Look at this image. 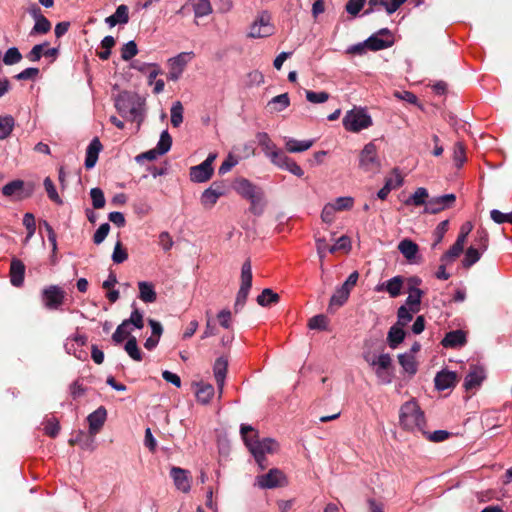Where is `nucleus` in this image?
I'll return each mask as SVG.
<instances>
[{"label":"nucleus","mask_w":512,"mask_h":512,"mask_svg":"<svg viewBox=\"0 0 512 512\" xmlns=\"http://www.w3.org/2000/svg\"><path fill=\"white\" fill-rule=\"evenodd\" d=\"M240 432L245 445L254 456L260 469H265L267 466L265 463V455L276 453L279 449L278 443L271 438L259 440L256 431L250 425L242 424Z\"/></svg>","instance_id":"f257e3e1"},{"label":"nucleus","mask_w":512,"mask_h":512,"mask_svg":"<svg viewBox=\"0 0 512 512\" xmlns=\"http://www.w3.org/2000/svg\"><path fill=\"white\" fill-rule=\"evenodd\" d=\"M399 423L405 430L412 432L421 431L423 434H426L424 431L426 423L424 412L415 400L407 401L401 406L399 412Z\"/></svg>","instance_id":"f03ea898"},{"label":"nucleus","mask_w":512,"mask_h":512,"mask_svg":"<svg viewBox=\"0 0 512 512\" xmlns=\"http://www.w3.org/2000/svg\"><path fill=\"white\" fill-rule=\"evenodd\" d=\"M117 111L125 118L135 121L141 114V105L135 96L123 92L118 95L115 101Z\"/></svg>","instance_id":"7ed1b4c3"},{"label":"nucleus","mask_w":512,"mask_h":512,"mask_svg":"<svg viewBox=\"0 0 512 512\" xmlns=\"http://www.w3.org/2000/svg\"><path fill=\"white\" fill-rule=\"evenodd\" d=\"M366 361L373 368L379 383L389 384L392 381V359L389 354H381L378 357H365Z\"/></svg>","instance_id":"20e7f679"},{"label":"nucleus","mask_w":512,"mask_h":512,"mask_svg":"<svg viewBox=\"0 0 512 512\" xmlns=\"http://www.w3.org/2000/svg\"><path fill=\"white\" fill-rule=\"evenodd\" d=\"M372 125V118L364 109H353L343 118V126L347 131L357 133Z\"/></svg>","instance_id":"39448f33"},{"label":"nucleus","mask_w":512,"mask_h":512,"mask_svg":"<svg viewBox=\"0 0 512 512\" xmlns=\"http://www.w3.org/2000/svg\"><path fill=\"white\" fill-rule=\"evenodd\" d=\"M354 206V198L350 196L338 197L335 200L324 205L321 212V220L326 224H331L335 220L337 212L349 211Z\"/></svg>","instance_id":"423d86ee"},{"label":"nucleus","mask_w":512,"mask_h":512,"mask_svg":"<svg viewBox=\"0 0 512 512\" xmlns=\"http://www.w3.org/2000/svg\"><path fill=\"white\" fill-rule=\"evenodd\" d=\"M359 168L365 173L375 174L381 168L377 147L373 142L366 144L359 154Z\"/></svg>","instance_id":"0eeeda50"},{"label":"nucleus","mask_w":512,"mask_h":512,"mask_svg":"<svg viewBox=\"0 0 512 512\" xmlns=\"http://www.w3.org/2000/svg\"><path fill=\"white\" fill-rule=\"evenodd\" d=\"M235 190L242 197L251 201L254 211H256L258 205H260L263 200V192L261 189L253 185L247 179L238 180L235 185Z\"/></svg>","instance_id":"6e6552de"},{"label":"nucleus","mask_w":512,"mask_h":512,"mask_svg":"<svg viewBox=\"0 0 512 512\" xmlns=\"http://www.w3.org/2000/svg\"><path fill=\"white\" fill-rule=\"evenodd\" d=\"M272 17L268 12H262L252 23L249 31V37L263 38L271 36L274 33Z\"/></svg>","instance_id":"1a4fd4ad"},{"label":"nucleus","mask_w":512,"mask_h":512,"mask_svg":"<svg viewBox=\"0 0 512 512\" xmlns=\"http://www.w3.org/2000/svg\"><path fill=\"white\" fill-rule=\"evenodd\" d=\"M65 295V291L61 287L50 285L42 290L41 298L47 309L58 310L64 303Z\"/></svg>","instance_id":"9d476101"},{"label":"nucleus","mask_w":512,"mask_h":512,"mask_svg":"<svg viewBox=\"0 0 512 512\" xmlns=\"http://www.w3.org/2000/svg\"><path fill=\"white\" fill-rule=\"evenodd\" d=\"M194 58L193 52H181L168 60V79L177 81L183 74L187 64Z\"/></svg>","instance_id":"9b49d317"},{"label":"nucleus","mask_w":512,"mask_h":512,"mask_svg":"<svg viewBox=\"0 0 512 512\" xmlns=\"http://www.w3.org/2000/svg\"><path fill=\"white\" fill-rule=\"evenodd\" d=\"M216 159V154H209L205 161L201 164L193 166L190 168V179L195 183H203L208 180L213 175L214 169L212 164Z\"/></svg>","instance_id":"f8f14e48"},{"label":"nucleus","mask_w":512,"mask_h":512,"mask_svg":"<svg viewBox=\"0 0 512 512\" xmlns=\"http://www.w3.org/2000/svg\"><path fill=\"white\" fill-rule=\"evenodd\" d=\"M256 484L262 489H273L285 486L287 478L281 470L273 468L268 473L257 476Z\"/></svg>","instance_id":"ddd939ff"},{"label":"nucleus","mask_w":512,"mask_h":512,"mask_svg":"<svg viewBox=\"0 0 512 512\" xmlns=\"http://www.w3.org/2000/svg\"><path fill=\"white\" fill-rule=\"evenodd\" d=\"M227 193V187L223 182H213L209 188L203 191L200 203L205 209H212L218 199Z\"/></svg>","instance_id":"4468645a"},{"label":"nucleus","mask_w":512,"mask_h":512,"mask_svg":"<svg viewBox=\"0 0 512 512\" xmlns=\"http://www.w3.org/2000/svg\"><path fill=\"white\" fill-rule=\"evenodd\" d=\"M456 201L455 194H445L441 196L432 197L426 203L424 212L428 214H436L454 205Z\"/></svg>","instance_id":"2eb2a0df"},{"label":"nucleus","mask_w":512,"mask_h":512,"mask_svg":"<svg viewBox=\"0 0 512 512\" xmlns=\"http://www.w3.org/2000/svg\"><path fill=\"white\" fill-rule=\"evenodd\" d=\"M408 282V297L406 299V303L404 306L411 308L412 312H419L423 291L417 288L416 286H418L421 283V280L417 277H412L408 280Z\"/></svg>","instance_id":"dca6fc26"},{"label":"nucleus","mask_w":512,"mask_h":512,"mask_svg":"<svg viewBox=\"0 0 512 512\" xmlns=\"http://www.w3.org/2000/svg\"><path fill=\"white\" fill-rule=\"evenodd\" d=\"M256 138L263 152L268 158H270L273 164H275L277 160L284 154V152L277 148L267 133H258Z\"/></svg>","instance_id":"f3484780"},{"label":"nucleus","mask_w":512,"mask_h":512,"mask_svg":"<svg viewBox=\"0 0 512 512\" xmlns=\"http://www.w3.org/2000/svg\"><path fill=\"white\" fill-rule=\"evenodd\" d=\"M171 477L173 478L176 488L183 492L188 493L191 489V479L189 472L179 467L171 469Z\"/></svg>","instance_id":"a211bd4d"},{"label":"nucleus","mask_w":512,"mask_h":512,"mask_svg":"<svg viewBox=\"0 0 512 512\" xmlns=\"http://www.w3.org/2000/svg\"><path fill=\"white\" fill-rule=\"evenodd\" d=\"M106 418L107 411L102 406L92 412L87 418L89 423V433L91 435H96L103 427Z\"/></svg>","instance_id":"6ab92c4d"},{"label":"nucleus","mask_w":512,"mask_h":512,"mask_svg":"<svg viewBox=\"0 0 512 512\" xmlns=\"http://www.w3.org/2000/svg\"><path fill=\"white\" fill-rule=\"evenodd\" d=\"M228 361L224 357H220L216 359L213 367L214 377L216 380L217 388L219 391V397H221L223 393V388L225 384V378L227 374Z\"/></svg>","instance_id":"aec40b11"},{"label":"nucleus","mask_w":512,"mask_h":512,"mask_svg":"<svg viewBox=\"0 0 512 512\" xmlns=\"http://www.w3.org/2000/svg\"><path fill=\"white\" fill-rule=\"evenodd\" d=\"M402 287L403 278L401 276H395L384 283L378 284L375 290L377 292L386 291L392 298H395L400 295Z\"/></svg>","instance_id":"412c9836"},{"label":"nucleus","mask_w":512,"mask_h":512,"mask_svg":"<svg viewBox=\"0 0 512 512\" xmlns=\"http://www.w3.org/2000/svg\"><path fill=\"white\" fill-rule=\"evenodd\" d=\"M435 387L438 390H445L456 385L458 381L457 374L452 371L442 370L435 376Z\"/></svg>","instance_id":"4be33fe9"},{"label":"nucleus","mask_w":512,"mask_h":512,"mask_svg":"<svg viewBox=\"0 0 512 512\" xmlns=\"http://www.w3.org/2000/svg\"><path fill=\"white\" fill-rule=\"evenodd\" d=\"M485 378L484 370L481 367L473 366L464 380V388L468 390L479 387Z\"/></svg>","instance_id":"5701e85b"},{"label":"nucleus","mask_w":512,"mask_h":512,"mask_svg":"<svg viewBox=\"0 0 512 512\" xmlns=\"http://www.w3.org/2000/svg\"><path fill=\"white\" fill-rule=\"evenodd\" d=\"M25 265L18 259H13L10 266V281L15 287L22 286L24 282Z\"/></svg>","instance_id":"b1692460"},{"label":"nucleus","mask_w":512,"mask_h":512,"mask_svg":"<svg viewBox=\"0 0 512 512\" xmlns=\"http://www.w3.org/2000/svg\"><path fill=\"white\" fill-rule=\"evenodd\" d=\"M106 24L109 27H114L117 24H127L129 22V8L122 4L119 5L114 14L108 16L105 19Z\"/></svg>","instance_id":"393cba45"},{"label":"nucleus","mask_w":512,"mask_h":512,"mask_svg":"<svg viewBox=\"0 0 512 512\" xmlns=\"http://www.w3.org/2000/svg\"><path fill=\"white\" fill-rule=\"evenodd\" d=\"M441 343L446 348L463 346L466 343V334L462 330L451 331L446 334Z\"/></svg>","instance_id":"a878e982"},{"label":"nucleus","mask_w":512,"mask_h":512,"mask_svg":"<svg viewBox=\"0 0 512 512\" xmlns=\"http://www.w3.org/2000/svg\"><path fill=\"white\" fill-rule=\"evenodd\" d=\"M398 250L409 262H417L418 245L410 239H404L398 244Z\"/></svg>","instance_id":"bb28decb"},{"label":"nucleus","mask_w":512,"mask_h":512,"mask_svg":"<svg viewBox=\"0 0 512 512\" xmlns=\"http://www.w3.org/2000/svg\"><path fill=\"white\" fill-rule=\"evenodd\" d=\"M139 299L145 303H153L157 299L155 286L151 282L140 281L138 282Z\"/></svg>","instance_id":"cd10ccee"},{"label":"nucleus","mask_w":512,"mask_h":512,"mask_svg":"<svg viewBox=\"0 0 512 512\" xmlns=\"http://www.w3.org/2000/svg\"><path fill=\"white\" fill-rule=\"evenodd\" d=\"M102 148L101 142L98 138H94L86 151L85 167L91 169L95 166L98 160V154Z\"/></svg>","instance_id":"c85d7f7f"},{"label":"nucleus","mask_w":512,"mask_h":512,"mask_svg":"<svg viewBox=\"0 0 512 512\" xmlns=\"http://www.w3.org/2000/svg\"><path fill=\"white\" fill-rule=\"evenodd\" d=\"M314 144L313 140H296L285 138V149L289 153H299L310 149Z\"/></svg>","instance_id":"c756f323"},{"label":"nucleus","mask_w":512,"mask_h":512,"mask_svg":"<svg viewBox=\"0 0 512 512\" xmlns=\"http://www.w3.org/2000/svg\"><path fill=\"white\" fill-rule=\"evenodd\" d=\"M279 168L286 169L293 175L297 177H302L304 175L303 169L291 158L283 154L277 162L274 164Z\"/></svg>","instance_id":"7c9ffc66"},{"label":"nucleus","mask_w":512,"mask_h":512,"mask_svg":"<svg viewBox=\"0 0 512 512\" xmlns=\"http://www.w3.org/2000/svg\"><path fill=\"white\" fill-rule=\"evenodd\" d=\"M429 194L426 188L419 187L416 191L405 201L406 205L423 206L426 207V203L429 200Z\"/></svg>","instance_id":"2f4dec72"},{"label":"nucleus","mask_w":512,"mask_h":512,"mask_svg":"<svg viewBox=\"0 0 512 512\" xmlns=\"http://www.w3.org/2000/svg\"><path fill=\"white\" fill-rule=\"evenodd\" d=\"M464 246L465 243L457 239L452 247L442 255L440 262L453 263L463 252Z\"/></svg>","instance_id":"473e14b6"},{"label":"nucleus","mask_w":512,"mask_h":512,"mask_svg":"<svg viewBox=\"0 0 512 512\" xmlns=\"http://www.w3.org/2000/svg\"><path fill=\"white\" fill-rule=\"evenodd\" d=\"M402 327L396 324L388 332L387 341L392 349H395L405 338V332Z\"/></svg>","instance_id":"72a5a7b5"},{"label":"nucleus","mask_w":512,"mask_h":512,"mask_svg":"<svg viewBox=\"0 0 512 512\" xmlns=\"http://www.w3.org/2000/svg\"><path fill=\"white\" fill-rule=\"evenodd\" d=\"M290 105V99L287 93L273 97L267 104L271 112H281Z\"/></svg>","instance_id":"f704fd0d"},{"label":"nucleus","mask_w":512,"mask_h":512,"mask_svg":"<svg viewBox=\"0 0 512 512\" xmlns=\"http://www.w3.org/2000/svg\"><path fill=\"white\" fill-rule=\"evenodd\" d=\"M196 397L198 402L202 404H207L210 402L212 397L214 396V388L211 384L208 383H199L197 384Z\"/></svg>","instance_id":"c9c22d12"},{"label":"nucleus","mask_w":512,"mask_h":512,"mask_svg":"<svg viewBox=\"0 0 512 512\" xmlns=\"http://www.w3.org/2000/svg\"><path fill=\"white\" fill-rule=\"evenodd\" d=\"M15 126V120L11 115L0 116V140L8 138Z\"/></svg>","instance_id":"e433bc0d"},{"label":"nucleus","mask_w":512,"mask_h":512,"mask_svg":"<svg viewBox=\"0 0 512 512\" xmlns=\"http://www.w3.org/2000/svg\"><path fill=\"white\" fill-rule=\"evenodd\" d=\"M398 360L405 372L413 375L417 371V364L412 353H404L398 356Z\"/></svg>","instance_id":"4c0bfd02"},{"label":"nucleus","mask_w":512,"mask_h":512,"mask_svg":"<svg viewBox=\"0 0 512 512\" xmlns=\"http://www.w3.org/2000/svg\"><path fill=\"white\" fill-rule=\"evenodd\" d=\"M278 301L279 295L269 288L264 289L262 293L257 297V303L263 307H266L272 303H277Z\"/></svg>","instance_id":"58836bf2"},{"label":"nucleus","mask_w":512,"mask_h":512,"mask_svg":"<svg viewBox=\"0 0 512 512\" xmlns=\"http://www.w3.org/2000/svg\"><path fill=\"white\" fill-rule=\"evenodd\" d=\"M350 292L351 291L344 286L338 288L331 297L330 306H342L348 300Z\"/></svg>","instance_id":"ea45409f"},{"label":"nucleus","mask_w":512,"mask_h":512,"mask_svg":"<svg viewBox=\"0 0 512 512\" xmlns=\"http://www.w3.org/2000/svg\"><path fill=\"white\" fill-rule=\"evenodd\" d=\"M481 250L471 246L469 247L466 252L465 256L463 258L462 264L465 268L471 267L473 264H475L481 257Z\"/></svg>","instance_id":"a19ab883"},{"label":"nucleus","mask_w":512,"mask_h":512,"mask_svg":"<svg viewBox=\"0 0 512 512\" xmlns=\"http://www.w3.org/2000/svg\"><path fill=\"white\" fill-rule=\"evenodd\" d=\"M125 351L133 360H142V353L137 345V340L135 337H131L128 339V341L125 344Z\"/></svg>","instance_id":"79ce46f5"},{"label":"nucleus","mask_w":512,"mask_h":512,"mask_svg":"<svg viewBox=\"0 0 512 512\" xmlns=\"http://www.w3.org/2000/svg\"><path fill=\"white\" fill-rule=\"evenodd\" d=\"M183 122V105L180 101L173 103L171 107V124L174 127H179Z\"/></svg>","instance_id":"37998d69"},{"label":"nucleus","mask_w":512,"mask_h":512,"mask_svg":"<svg viewBox=\"0 0 512 512\" xmlns=\"http://www.w3.org/2000/svg\"><path fill=\"white\" fill-rule=\"evenodd\" d=\"M250 288L252 286V267L249 260L245 261L241 268V285Z\"/></svg>","instance_id":"c03bdc74"},{"label":"nucleus","mask_w":512,"mask_h":512,"mask_svg":"<svg viewBox=\"0 0 512 512\" xmlns=\"http://www.w3.org/2000/svg\"><path fill=\"white\" fill-rule=\"evenodd\" d=\"M131 333V328L128 327V322H122L112 335V340L119 344L126 339Z\"/></svg>","instance_id":"a18cd8bd"},{"label":"nucleus","mask_w":512,"mask_h":512,"mask_svg":"<svg viewBox=\"0 0 512 512\" xmlns=\"http://www.w3.org/2000/svg\"><path fill=\"white\" fill-rule=\"evenodd\" d=\"M138 53L137 44L135 41L131 40L127 43H125L121 48V58L124 61H129L133 57H135Z\"/></svg>","instance_id":"49530a36"},{"label":"nucleus","mask_w":512,"mask_h":512,"mask_svg":"<svg viewBox=\"0 0 512 512\" xmlns=\"http://www.w3.org/2000/svg\"><path fill=\"white\" fill-rule=\"evenodd\" d=\"M196 16H205L211 12L209 0H190Z\"/></svg>","instance_id":"de8ad7c7"},{"label":"nucleus","mask_w":512,"mask_h":512,"mask_svg":"<svg viewBox=\"0 0 512 512\" xmlns=\"http://www.w3.org/2000/svg\"><path fill=\"white\" fill-rule=\"evenodd\" d=\"M115 45V39L112 36H106L101 41L103 51L97 52V55L102 60H107L111 55V49Z\"/></svg>","instance_id":"09e8293b"},{"label":"nucleus","mask_w":512,"mask_h":512,"mask_svg":"<svg viewBox=\"0 0 512 512\" xmlns=\"http://www.w3.org/2000/svg\"><path fill=\"white\" fill-rule=\"evenodd\" d=\"M416 313L417 312H412L411 308H408L406 306L399 307L397 312L398 321L396 324L404 327L413 319V315Z\"/></svg>","instance_id":"8fccbe9b"},{"label":"nucleus","mask_w":512,"mask_h":512,"mask_svg":"<svg viewBox=\"0 0 512 512\" xmlns=\"http://www.w3.org/2000/svg\"><path fill=\"white\" fill-rule=\"evenodd\" d=\"M22 55L16 47L9 48L3 57L5 65H14L21 61Z\"/></svg>","instance_id":"3c124183"},{"label":"nucleus","mask_w":512,"mask_h":512,"mask_svg":"<svg viewBox=\"0 0 512 512\" xmlns=\"http://www.w3.org/2000/svg\"><path fill=\"white\" fill-rule=\"evenodd\" d=\"M391 44H392L391 41L382 40V39L378 38L377 36H371L365 42V45L373 51H378V50L387 48V47L391 46Z\"/></svg>","instance_id":"603ef678"},{"label":"nucleus","mask_w":512,"mask_h":512,"mask_svg":"<svg viewBox=\"0 0 512 512\" xmlns=\"http://www.w3.org/2000/svg\"><path fill=\"white\" fill-rule=\"evenodd\" d=\"M44 187L50 200L57 204H62V199L56 191V187L49 177L44 179Z\"/></svg>","instance_id":"864d4df0"},{"label":"nucleus","mask_w":512,"mask_h":512,"mask_svg":"<svg viewBox=\"0 0 512 512\" xmlns=\"http://www.w3.org/2000/svg\"><path fill=\"white\" fill-rule=\"evenodd\" d=\"M171 145H172V138L169 135V133L165 130L161 133L160 139L158 141L156 148L162 155H164L165 153H167L170 150Z\"/></svg>","instance_id":"5fc2aeb1"},{"label":"nucleus","mask_w":512,"mask_h":512,"mask_svg":"<svg viewBox=\"0 0 512 512\" xmlns=\"http://www.w3.org/2000/svg\"><path fill=\"white\" fill-rule=\"evenodd\" d=\"M92 204L95 209H101L105 206L104 193L100 188H92L90 191Z\"/></svg>","instance_id":"6e6d98bb"},{"label":"nucleus","mask_w":512,"mask_h":512,"mask_svg":"<svg viewBox=\"0 0 512 512\" xmlns=\"http://www.w3.org/2000/svg\"><path fill=\"white\" fill-rule=\"evenodd\" d=\"M453 159L457 167H461L466 161L465 147L462 142H457L454 145Z\"/></svg>","instance_id":"4d7b16f0"},{"label":"nucleus","mask_w":512,"mask_h":512,"mask_svg":"<svg viewBox=\"0 0 512 512\" xmlns=\"http://www.w3.org/2000/svg\"><path fill=\"white\" fill-rule=\"evenodd\" d=\"M24 182L21 180L11 181L2 188L3 195L10 197L23 189Z\"/></svg>","instance_id":"13d9d810"},{"label":"nucleus","mask_w":512,"mask_h":512,"mask_svg":"<svg viewBox=\"0 0 512 512\" xmlns=\"http://www.w3.org/2000/svg\"><path fill=\"white\" fill-rule=\"evenodd\" d=\"M448 227H449L448 220H444L437 225V227L435 228V230L433 232V236H434L433 247L438 245L443 240L445 233L448 231Z\"/></svg>","instance_id":"bf43d9fd"},{"label":"nucleus","mask_w":512,"mask_h":512,"mask_svg":"<svg viewBox=\"0 0 512 512\" xmlns=\"http://www.w3.org/2000/svg\"><path fill=\"white\" fill-rule=\"evenodd\" d=\"M491 219L497 224L510 223L512 224V212L503 213L497 209L490 212Z\"/></svg>","instance_id":"052dcab7"},{"label":"nucleus","mask_w":512,"mask_h":512,"mask_svg":"<svg viewBox=\"0 0 512 512\" xmlns=\"http://www.w3.org/2000/svg\"><path fill=\"white\" fill-rule=\"evenodd\" d=\"M51 29V23L46 17H40L35 21L32 32L37 34H45Z\"/></svg>","instance_id":"680f3d73"},{"label":"nucleus","mask_w":512,"mask_h":512,"mask_svg":"<svg viewBox=\"0 0 512 512\" xmlns=\"http://www.w3.org/2000/svg\"><path fill=\"white\" fill-rule=\"evenodd\" d=\"M306 98L309 102L314 104L324 103L329 99V94L327 92H314L307 90Z\"/></svg>","instance_id":"e2e57ef3"},{"label":"nucleus","mask_w":512,"mask_h":512,"mask_svg":"<svg viewBox=\"0 0 512 512\" xmlns=\"http://www.w3.org/2000/svg\"><path fill=\"white\" fill-rule=\"evenodd\" d=\"M124 322H128V327L133 325L135 328L141 329L144 325L143 314L138 309H134L129 319Z\"/></svg>","instance_id":"0e129e2a"},{"label":"nucleus","mask_w":512,"mask_h":512,"mask_svg":"<svg viewBox=\"0 0 512 512\" xmlns=\"http://www.w3.org/2000/svg\"><path fill=\"white\" fill-rule=\"evenodd\" d=\"M127 258H128V254H127L126 250L123 248L122 243L120 241H118L114 247V251L112 254V260L115 263L120 264V263L124 262Z\"/></svg>","instance_id":"69168bd1"},{"label":"nucleus","mask_w":512,"mask_h":512,"mask_svg":"<svg viewBox=\"0 0 512 512\" xmlns=\"http://www.w3.org/2000/svg\"><path fill=\"white\" fill-rule=\"evenodd\" d=\"M110 231V225L108 223H103L99 226L93 236V241L95 244H101L105 238L107 237Z\"/></svg>","instance_id":"338daca9"},{"label":"nucleus","mask_w":512,"mask_h":512,"mask_svg":"<svg viewBox=\"0 0 512 512\" xmlns=\"http://www.w3.org/2000/svg\"><path fill=\"white\" fill-rule=\"evenodd\" d=\"M310 329L325 330L327 328V318L324 315H316L308 322Z\"/></svg>","instance_id":"774afa93"}]
</instances>
